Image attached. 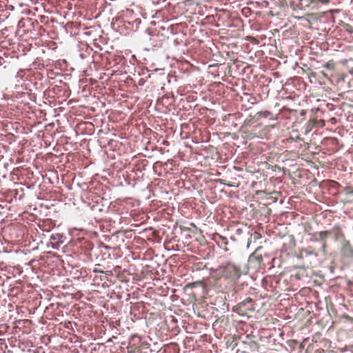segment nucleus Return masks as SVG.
Instances as JSON below:
<instances>
[{"mask_svg": "<svg viewBox=\"0 0 353 353\" xmlns=\"http://www.w3.org/2000/svg\"><path fill=\"white\" fill-rule=\"evenodd\" d=\"M217 272L220 276L233 281L237 280L241 276L240 269L232 263H228L225 265L221 266Z\"/></svg>", "mask_w": 353, "mask_h": 353, "instance_id": "nucleus-1", "label": "nucleus"}, {"mask_svg": "<svg viewBox=\"0 0 353 353\" xmlns=\"http://www.w3.org/2000/svg\"><path fill=\"white\" fill-rule=\"evenodd\" d=\"M343 254L345 256H353V250L352 249L350 243L348 242H345L343 245L342 248Z\"/></svg>", "mask_w": 353, "mask_h": 353, "instance_id": "nucleus-2", "label": "nucleus"}, {"mask_svg": "<svg viewBox=\"0 0 353 353\" xmlns=\"http://www.w3.org/2000/svg\"><path fill=\"white\" fill-rule=\"evenodd\" d=\"M325 67H327V68H331V63H326Z\"/></svg>", "mask_w": 353, "mask_h": 353, "instance_id": "nucleus-3", "label": "nucleus"}]
</instances>
